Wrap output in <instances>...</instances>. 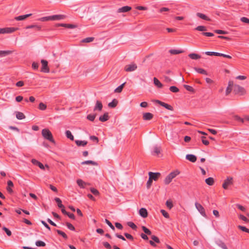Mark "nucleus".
I'll return each instance as SVG.
<instances>
[{
	"label": "nucleus",
	"instance_id": "nucleus-1",
	"mask_svg": "<svg viewBox=\"0 0 249 249\" xmlns=\"http://www.w3.org/2000/svg\"><path fill=\"white\" fill-rule=\"evenodd\" d=\"M42 135L45 139H46L50 142L55 143V141L53 138V135L49 129L47 128H44L42 130Z\"/></svg>",
	"mask_w": 249,
	"mask_h": 249
},
{
	"label": "nucleus",
	"instance_id": "nucleus-2",
	"mask_svg": "<svg viewBox=\"0 0 249 249\" xmlns=\"http://www.w3.org/2000/svg\"><path fill=\"white\" fill-rule=\"evenodd\" d=\"M233 90L235 94H240L242 95L246 93L245 89L238 85H235L233 86Z\"/></svg>",
	"mask_w": 249,
	"mask_h": 249
},
{
	"label": "nucleus",
	"instance_id": "nucleus-3",
	"mask_svg": "<svg viewBox=\"0 0 249 249\" xmlns=\"http://www.w3.org/2000/svg\"><path fill=\"white\" fill-rule=\"evenodd\" d=\"M18 30V28L15 27H6L0 28V34L12 33Z\"/></svg>",
	"mask_w": 249,
	"mask_h": 249
},
{
	"label": "nucleus",
	"instance_id": "nucleus-4",
	"mask_svg": "<svg viewBox=\"0 0 249 249\" xmlns=\"http://www.w3.org/2000/svg\"><path fill=\"white\" fill-rule=\"evenodd\" d=\"M195 206L196 209L198 210V211L204 217H207V215L205 213V210L204 207L200 204L196 202Z\"/></svg>",
	"mask_w": 249,
	"mask_h": 249
},
{
	"label": "nucleus",
	"instance_id": "nucleus-5",
	"mask_svg": "<svg viewBox=\"0 0 249 249\" xmlns=\"http://www.w3.org/2000/svg\"><path fill=\"white\" fill-rule=\"evenodd\" d=\"M233 183V178L231 177H228L224 180L222 187L224 189H227L229 186Z\"/></svg>",
	"mask_w": 249,
	"mask_h": 249
},
{
	"label": "nucleus",
	"instance_id": "nucleus-6",
	"mask_svg": "<svg viewBox=\"0 0 249 249\" xmlns=\"http://www.w3.org/2000/svg\"><path fill=\"white\" fill-rule=\"evenodd\" d=\"M137 66L136 65V64L133 63L126 65L124 68V70L125 71L131 72L134 71L137 69Z\"/></svg>",
	"mask_w": 249,
	"mask_h": 249
},
{
	"label": "nucleus",
	"instance_id": "nucleus-7",
	"mask_svg": "<svg viewBox=\"0 0 249 249\" xmlns=\"http://www.w3.org/2000/svg\"><path fill=\"white\" fill-rule=\"evenodd\" d=\"M42 64L41 71L44 72H49L50 71L49 68L48 66V62L45 60H41Z\"/></svg>",
	"mask_w": 249,
	"mask_h": 249
},
{
	"label": "nucleus",
	"instance_id": "nucleus-8",
	"mask_svg": "<svg viewBox=\"0 0 249 249\" xmlns=\"http://www.w3.org/2000/svg\"><path fill=\"white\" fill-rule=\"evenodd\" d=\"M149 178L153 180L156 181L158 180L160 176V173L157 172V173H153L150 172L148 173Z\"/></svg>",
	"mask_w": 249,
	"mask_h": 249
},
{
	"label": "nucleus",
	"instance_id": "nucleus-9",
	"mask_svg": "<svg viewBox=\"0 0 249 249\" xmlns=\"http://www.w3.org/2000/svg\"><path fill=\"white\" fill-rule=\"evenodd\" d=\"M156 102L159 104H160V106H161L162 107H164L165 108H166V109L169 110H173V107L170 105H168L165 103H164L163 102H161L160 101H159V100H157Z\"/></svg>",
	"mask_w": 249,
	"mask_h": 249
},
{
	"label": "nucleus",
	"instance_id": "nucleus-10",
	"mask_svg": "<svg viewBox=\"0 0 249 249\" xmlns=\"http://www.w3.org/2000/svg\"><path fill=\"white\" fill-rule=\"evenodd\" d=\"M66 18V16L64 15H56L51 16V20H61Z\"/></svg>",
	"mask_w": 249,
	"mask_h": 249
},
{
	"label": "nucleus",
	"instance_id": "nucleus-11",
	"mask_svg": "<svg viewBox=\"0 0 249 249\" xmlns=\"http://www.w3.org/2000/svg\"><path fill=\"white\" fill-rule=\"evenodd\" d=\"M103 108V105L101 101L97 100L96 102V105L94 107V110H98L101 111Z\"/></svg>",
	"mask_w": 249,
	"mask_h": 249
},
{
	"label": "nucleus",
	"instance_id": "nucleus-12",
	"mask_svg": "<svg viewBox=\"0 0 249 249\" xmlns=\"http://www.w3.org/2000/svg\"><path fill=\"white\" fill-rule=\"evenodd\" d=\"M31 162L33 164L38 166L41 169H45V166L43 165V164L36 160L32 159L31 160Z\"/></svg>",
	"mask_w": 249,
	"mask_h": 249
},
{
	"label": "nucleus",
	"instance_id": "nucleus-13",
	"mask_svg": "<svg viewBox=\"0 0 249 249\" xmlns=\"http://www.w3.org/2000/svg\"><path fill=\"white\" fill-rule=\"evenodd\" d=\"M153 118V115L149 112H146L143 114L142 118L145 121L150 120Z\"/></svg>",
	"mask_w": 249,
	"mask_h": 249
},
{
	"label": "nucleus",
	"instance_id": "nucleus-14",
	"mask_svg": "<svg viewBox=\"0 0 249 249\" xmlns=\"http://www.w3.org/2000/svg\"><path fill=\"white\" fill-rule=\"evenodd\" d=\"M140 215L143 218H146L148 216L147 211L145 208H141L139 210Z\"/></svg>",
	"mask_w": 249,
	"mask_h": 249
},
{
	"label": "nucleus",
	"instance_id": "nucleus-15",
	"mask_svg": "<svg viewBox=\"0 0 249 249\" xmlns=\"http://www.w3.org/2000/svg\"><path fill=\"white\" fill-rule=\"evenodd\" d=\"M131 7L128 6H123L118 10L119 13L127 12L131 10Z\"/></svg>",
	"mask_w": 249,
	"mask_h": 249
},
{
	"label": "nucleus",
	"instance_id": "nucleus-16",
	"mask_svg": "<svg viewBox=\"0 0 249 249\" xmlns=\"http://www.w3.org/2000/svg\"><path fill=\"white\" fill-rule=\"evenodd\" d=\"M186 159L192 162H195L196 160V156L192 154H188L186 156Z\"/></svg>",
	"mask_w": 249,
	"mask_h": 249
},
{
	"label": "nucleus",
	"instance_id": "nucleus-17",
	"mask_svg": "<svg viewBox=\"0 0 249 249\" xmlns=\"http://www.w3.org/2000/svg\"><path fill=\"white\" fill-rule=\"evenodd\" d=\"M109 119V116L108 113L106 112L103 115L100 116L99 120L101 122H104Z\"/></svg>",
	"mask_w": 249,
	"mask_h": 249
},
{
	"label": "nucleus",
	"instance_id": "nucleus-18",
	"mask_svg": "<svg viewBox=\"0 0 249 249\" xmlns=\"http://www.w3.org/2000/svg\"><path fill=\"white\" fill-rule=\"evenodd\" d=\"M25 28L26 29L34 28L36 31H40L41 29V26L37 25H30L27 26L25 27Z\"/></svg>",
	"mask_w": 249,
	"mask_h": 249
},
{
	"label": "nucleus",
	"instance_id": "nucleus-19",
	"mask_svg": "<svg viewBox=\"0 0 249 249\" xmlns=\"http://www.w3.org/2000/svg\"><path fill=\"white\" fill-rule=\"evenodd\" d=\"M188 56L192 59L197 60L201 58V56L198 54L195 53H191L189 54Z\"/></svg>",
	"mask_w": 249,
	"mask_h": 249
},
{
	"label": "nucleus",
	"instance_id": "nucleus-20",
	"mask_svg": "<svg viewBox=\"0 0 249 249\" xmlns=\"http://www.w3.org/2000/svg\"><path fill=\"white\" fill-rule=\"evenodd\" d=\"M32 15V14H29L25 15H21L18 17H17L15 18V19L16 20L19 21V20H23L26 18L28 17H29Z\"/></svg>",
	"mask_w": 249,
	"mask_h": 249
},
{
	"label": "nucleus",
	"instance_id": "nucleus-21",
	"mask_svg": "<svg viewBox=\"0 0 249 249\" xmlns=\"http://www.w3.org/2000/svg\"><path fill=\"white\" fill-rule=\"evenodd\" d=\"M13 51L10 50L0 51V57H4L12 53Z\"/></svg>",
	"mask_w": 249,
	"mask_h": 249
},
{
	"label": "nucleus",
	"instance_id": "nucleus-22",
	"mask_svg": "<svg viewBox=\"0 0 249 249\" xmlns=\"http://www.w3.org/2000/svg\"><path fill=\"white\" fill-rule=\"evenodd\" d=\"M196 16L204 19V20H207V21H210L211 19L210 18H209L207 16H206L205 15L203 14H202V13H196Z\"/></svg>",
	"mask_w": 249,
	"mask_h": 249
},
{
	"label": "nucleus",
	"instance_id": "nucleus-23",
	"mask_svg": "<svg viewBox=\"0 0 249 249\" xmlns=\"http://www.w3.org/2000/svg\"><path fill=\"white\" fill-rule=\"evenodd\" d=\"M75 142L76 145L78 146H85L88 143L87 141H86L76 140L75 141Z\"/></svg>",
	"mask_w": 249,
	"mask_h": 249
},
{
	"label": "nucleus",
	"instance_id": "nucleus-24",
	"mask_svg": "<svg viewBox=\"0 0 249 249\" xmlns=\"http://www.w3.org/2000/svg\"><path fill=\"white\" fill-rule=\"evenodd\" d=\"M118 103V101L116 99H114L111 102L108 104V106L109 107L114 108L117 106Z\"/></svg>",
	"mask_w": 249,
	"mask_h": 249
},
{
	"label": "nucleus",
	"instance_id": "nucleus-25",
	"mask_svg": "<svg viewBox=\"0 0 249 249\" xmlns=\"http://www.w3.org/2000/svg\"><path fill=\"white\" fill-rule=\"evenodd\" d=\"M16 118L18 120H22L25 118L24 114L21 112L17 111L16 112Z\"/></svg>",
	"mask_w": 249,
	"mask_h": 249
},
{
	"label": "nucleus",
	"instance_id": "nucleus-26",
	"mask_svg": "<svg viewBox=\"0 0 249 249\" xmlns=\"http://www.w3.org/2000/svg\"><path fill=\"white\" fill-rule=\"evenodd\" d=\"M195 70L199 73L206 75H208L207 71L202 68H195Z\"/></svg>",
	"mask_w": 249,
	"mask_h": 249
},
{
	"label": "nucleus",
	"instance_id": "nucleus-27",
	"mask_svg": "<svg viewBox=\"0 0 249 249\" xmlns=\"http://www.w3.org/2000/svg\"><path fill=\"white\" fill-rule=\"evenodd\" d=\"M154 84L159 88H161L162 87L163 85L161 83V82L156 77H154L153 79Z\"/></svg>",
	"mask_w": 249,
	"mask_h": 249
},
{
	"label": "nucleus",
	"instance_id": "nucleus-28",
	"mask_svg": "<svg viewBox=\"0 0 249 249\" xmlns=\"http://www.w3.org/2000/svg\"><path fill=\"white\" fill-rule=\"evenodd\" d=\"M77 183L78 186L82 188H84L85 187V185H86V183L81 179H78L77 180Z\"/></svg>",
	"mask_w": 249,
	"mask_h": 249
},
{
	"label": "nucleus",
	"instance_id": "nucleus-29",
	"mask_svg": "<svg viewBox=\"0 0 249 249\" xmlns=\"http://www.w3.org/2000/svg\"><path fill=\"white\" fill-rule=\"evenodd\" d=\"M169 52L172 54H178L183 53L184 51L183 50L172 49L169 51Z\"/></svg>",
	"mask_w": 249,
	"mask_h": 249
},
{
	"label": "nucleus",
	"instance_id": "nucleus-30",
	"mask_svg": "<svg viewBox=\"0 0 249 249\" xmlns=\"http://www.w3.org/2000/svg\"><path fill=\"white\" fill-rule=\"evenodd\" d=\"M205 182L209 185H213L214 183V179L213 178L210 177L205 179Z\"/></svg>",
	"mask_w": 249,
	"mask_h": 249
},
{
	"label": "nucleus",
	"instance_id": "nucleus-31",
	"mask_svg": "<svg viewBox=\"0 0 249 249\" xmlns=\"http://www.w3.org/2000/svg\"><path fill=\"white\" fill-rule=\"evenodd\" d=\"M54 200L57 204V206L59 208H64V205L62 204V201L58 197H55Z\"/></svg>",
	"mask_w": 249,
	"mask_h": 249
},
{
	"label": "nucleus",
	"instance_id": "nucleus-32",
	"mask_svg": "<svg viewBox=\"0 0 249 249\" xmlns=\"http://www.w3.org/2000/svg\"><path fill=\"white\" fill-rule=\"evenodd\" d=\"M173 178L169 174L164 179V182L166 185L169 184L172 180Z\"/></svg>",
	"mask_w": 249,
	"mask_h": 249
},
{
	"label": "nucleus",
	"instance_id": "nucleus-33",
	"mask_svg": "<svg viewBox=\"0 0 249 249\" xmlns=\"http://www.w3.org/2000/svg\"><path fill=\"white\" fill-rule=\"evenodd\" d=\"M232 86V83L231 82H229L228 87L226 89V94L228 95L231 91L232 89L231 87Z\"/></svg>",
	"mask_w": 249,
	"mask_h": 249
},
{
	"label": "nucleus",
	"instance_id": "nucleus-34",
	"mask_svg": "<svg viewBox=\"0 0 249 249\" xmlns=\"http://www.w3.org/2000/svg\"><path fill=\"white\" fill-rule=\"evenodd\" d=\"M66 135L67 137L70 139L71 140L73 141L74 139L73 136L72 135L71 132L70 130H66Z\"/></svg>",
	"mask_w": 249,
	"mask_h": 249
},
{
	"label": "nucleus",
	"instance_id": "nucleus-35",
	"mask_svg": "<svg viewBox=\"0 0 249 249\" xmlns=\"http://www.w3.org/2000/svg\"><path fill=\"white\" fill-rule=\"evenodd\" d=\"M125 85V83H124L120 86H119L118 87H117L114 90L115 92L117 93H120L122 92L123 89Z\"/></svg>",
	"mask_w": 249,
	"mask_h": 249
},
{
	"label": "nucleus",
	"instance_id": "nucleus-36",
	"mask_svg": "<svg viewBox=\"0 0 249 249\" xmlns=\"http://www.w3.org/2000/svg\"><path fill=\"white\" fill-rule=\"evenodd\" d=\"M55 231L57 232V233L60 235H61L64 238H65V239H68V236L67 235H66V234L63 231H60V230H56Z\"/></svg>",
	"mask_w": 249,
	"mask_h": 249
},
{
	"label": "nucleus",
	"instance_id": "nucleus-37",
	"mask_svg": "<svg viewBox=\"0 0 249 249\" xmlns=\"http://www.w3.org/2000/svg\"><path fill=\"white\" fill-rule=\"evenodd\" d=\"M82 164H92L93 165H97V163L94 161H92V160H86V161H83L82 163H81Z\"/></svg>",
	"mask_w": 249,
	"mask_h": 249
},
{
	"label": "nucleus",
	"instance_id": "nucleus-38",
	"mask_svg": "<svg viewBox=\"0 0 249 249\" xmlns=\"http://www.w3.org/2000/svg\"><path fill=\"white\" fill-rule=\"evenodd\" d=\"M180 173L179 171L178 170H175L172 172H171L169 175L170 176L173 178H174L177 175H178Z\"/></svg>",
	"mask_w": 249,
	"mask_h": 249
},
{
	"label": "nucleus",
	"instance_id": "nucleus-39",
	"mask_svg": "<svg viewBox=\"0 0 249 249\" xmlns=\"http://www.w3.org/2000/svg\"><path fill=\"white\" fill-rule=\"evenodd\" d=\"M205 53L206 55H210V56L214 55V56H219V53L214 52H205Z\"/></svg>",
	"mask_w": 249,
	"mask_h": 249
},
{
	"label": "nucleus",
	"instance_id": "nucleus-40",
	"mask_svg": "<svg viewBox=\"0 0 249 249\" xmlns=\"http://www.w3.org/2000/svg\"><path fill=\"white\" fill-rule=\"evenodd\" d=\"M94 39V38L93 37H89L83 39L82 42L85 43H89L93 41Z\"/></svg>",
	"mask_w": 249,
	"mask_h": 249
},
{
	"label": "nucleus",
	"instance_id": "nucleus-41",
	"mask_svg": "<svg viewBox=\"0 0 249 249\" xmlns=\"http://www.w3.org/2000/svg\"><path fill=\"white\" fill-rule=\"evenodd\" d=\"M142 229L143 231L144 232V233L147 235H151L152 232L151 231L146 227L143 226H142Z\"/></svg>",
	"mask_w": 249,
	"mask_h": 249
},
{
	"label": "nucleus",
	"instance_id": "nucleus-42",
	"mask_svg": "<svg viewBox=\"0 0 249 249\" xmlns=\"http://www.w3.org/2000/svg\"><path fill=\"white\" fill-rule=\"evenodd\" d=\"M170 90L174 93H176L179 91V89L176 86H171L169 88Z\"/></svg>",
	"mask_w": 249,
	"mask_h": 249
},
{
	"label": "nucleus",
	"instance_id": "nucleus-43",
	"mask_svg": "<svg viewBox=\"0 0 249 249\" xmlns=\"http://www.w3.org/2000/svg\"><path fill=\"white\" fill-rule=\"evenodd\" d=\"M127 225L131 228L133 230H136L137 229V226L132 222H128Z\"/></svg>",
	"mask_w": 249,
	"mask_h": 249
},
{
	"label": "nucleus",
	"instance_id": "nucleus-44",
	"mask_svg": "<svg viewBox=\"0 0 249 249\" xmlns=\"http://www.w3.org/2000/svg\"><path fill=\"white\" fill-rule=\"evenodd\" d=\"M184 88L188 91L194 92L195 91L194 89L193 88L190 86L184 85Z\"/></svg>",
	"mask_w": 249,
	"mask_h": 249
},
{
	"label": "nucleus",
	"instance_id": "nucleus-45",
	"mask_svg": "<svg viewBox=\"0 0 249 249\" xmlns=\"http://www.w3.org/2000/svg\"><path fill=\"white\" fill-rule=\"evenodd\" d=\"M195 30L199 31H205L207 30V28L204 26H198L195 28Z\"/></svg>",
	"mask_w": 249,
	"mask_h": 249
},
{
	"label": "nucleus",
	"instance_id": "nucleus-46",
	"mask_svg": "<svg viewBox=\"0 0 249 249\" xmlns=\"http://www.w3.org/2000/svg\"><path fill=\"white\" fill-rule=\"evenodd\" d=\"M96 114H89L87 116V118L90 121H93L96 117Z\"/></svg>",
	"mask_w": 249,
	"mask_h": 249
},
{
	"label": "nucleus",
	"instance_id": "nucleus-47",
	"mask_svg": "<svg viewBox=\"0 0 249 249\" xmlns=\"http://www.w3.org/2000/svg\"><path fill=\"white\" fill-rule=\"evenodd\" d=\"M38 108L40 110H44L47 108V106L43 103H40L39 104Z\"/></svg>",
	"mask_w": 249,
	"mask_h": 249
},
{
	"label": "nucleus",
	"instance_id": "nucleus-48",
	"mask_svg": "<svg viewBox=\"0 0 249 249\" xmlns=\"http://www.w3.org/2000/svg\"><path fill=\"white\" fill-rule=\"evenodd\" d=\"M36 245L38 247H44L46 246V244L42 241H37L36 242Z\"/></svg>",
	"mask_w": 249,
	"mask_h": 249
},
{
	"label": "nucleus",
	"instance_id": "nucleus-49",
	"mask_svg": "<svg viewBox=\"0 0 249 249\" xmlns=\"http://www.w3.org/2000/svg\"><path fill=\"white\" fill-rule=\"evenodd\" d=\"M161 151V148L160 147L155 146L154 148V153L156 155H159Z\"/></svg>",
	"mask_w": 249,
	"mask_h": 249
},
{
	"label": "nucleus",
	"instance_id": "nucleus-50",
	"mask_svg": "<svg viewBox=\"0 0 249 249\" xmlns=\"http://www.w3.org/2000/svg\"><path fill=\"white\" fill-rule=\"evenodd\" d=\"M238 229H239L240 230H242L243 231H245L247 233H249V229H247L246 227H245L244 226L239 225L238 226Z\"/></svg>",
	"mask_w": 249,
	"mask_h": 249
},
{
	"label": "nucleus",
	"instance_id": "nucleus-51",
	"mask_svg": "<svg viewBox=\"0 0 249 249\" xmlns=\"http://www.w3.org/2000/svg\"><path fill=\"white\" fill-rule=\"evenodd\" d=\"M66 226H67L68 228L70 229L71 231H75V228L70 223L66 222Z\"/></svg>",
	"mask_w": 249,
	"mask_h": 249
},
{
	"label": "nucleus",
	"instance_id": "nucleus-52",
	"mask_svg": "<svg viewBox=\"0 0 249 249\" xmlns=\"http://www.w3.org/2000/svg\"><path fill=\"white\" fill-rule=\"evenodd\" d=\"M105 222L108 225V226L113 231L115 230V228L112 223L107 219H105Z\"/></svg>",
	"mask_w": 249,
	"mask_h": 249
},
{
	"label": "nucleus",
	"instance_id": "nucleus-53",
	"mask_svg": "<svg viewBox=\"0 0 249 249\" xmlns=\"http://www.w3.org/2000/svg\"><path fill=\"white\" fill-rule=\"evenodd\" d=\"M202 143L205 145H208L209 144V142L206 140L205 136H202L201 137Z\"/></svg>",
	"mask_w": 249,
	"mask_h": 249
},
{
	"label": "nucleus",
	"instance_id": "nucleus-54",
	"mask_svg": "<svg viewBox=\"0 0 249 249\" xmlns=\"http://www.w3.org/2000/svg\"><path fill=\"white\" fill-rule=\"evenodd\" d=\"M160 212L164 217H165L166 218H169V214L166 211H165L164 210H161Z\"/></svg>",
	"mask_w": 249,
	"mask_h": 249
},
{
	"label": "nucleus",
	"instance_id": "nucleus-55",
	"mask_svg": "<svg viewBox=\"0 0 249 249\" xmlns=\"http://www.w3.org/2000/svg\"><path fill=\"white\" fill-rule=\"evenodd\" d=\"M2 230L5 231L8 236H10L12 235L11 231L5 227H3Z\"/></svg>",
	"mask_w": 249,
	"mask_h": 249
},
{
	"label": "nucleus",
	"instance_id": "nucleus-56",
	"mask_svg": "<svg viewBox=\"0 0 249 249\" xmlns=\"http://www.w3.org/2000/svg\"><path fill=\"white\" fill-rule=\"evenodd\" d=\"M214 32L218 34H227L228 32L225 31L221 30H214Z\"/></svg>",
	"mask_w": 249,
	"mask_h": 249
},
{
	"label": "nucleus",
	"instance_id": "nucleus-57",
	"mask_svg": "<svg viewBox=\"0 0 249 249\" xmlns=\"http://www.w3.org/2000/svg\"><path fill=\"white\" fill-rule=\"evenodd\" d=\"M124 235L125 236V237L126 238H127L128 239H129V240H130L131 241H133L134 237L131 234H129L128 233H124Z\"/></svg>",
	"mask_w": 249,
	"mask_h": 249
},
{
	"label": "nucleus",
	"instance_id": "nucleus-58",
	"mask_svg": "<svg viewBox=\"0 0 249 249\" xmlns=\"http://www.w3.org/2000/svg\"><path fill=\"white\" fill-rule=\"evenodd\" d=\"M234 118L235 120L241 122V123H243L244 122V118H241L240 117H239L238 115H235L234 116Z\"/></svg>",
	"mask_w": 249,
	"mask_h": 249
},
{
	"label": "nucleus",
	"instance_id": "nucleus-59",
	"mask_svg": "<svg viewBox=\"0 0 249 249\" xmlns=\"http://www.w3.org/2000/svg\"><path fill=\"white\" fill-rule=\"evenodd\" d=\"M90 191L93 195L95 196H97L99 194V191L94 188H90Z\"/></svg>",
	"mask_w": 249,
	"mask_h": 249
},
{
	"label": "nucleus",
	"instance_id": "nucleus-60",
	"mask_svg": "<svg viewBox=\"0 0 249 249\" xmlns=\"http://www.w3.org/2000/svg\"><path fill=\"white\" fill-rule=\"evenodd\" d=\"M239 218L240 219L242 220L243 221L248 223L249 222V220L244 215L240 214L239 216Z\"/></svg>",
	"mask_w": 249,
	"mask_h": 249
},
{
	"label": "nucleus",
	"instance_id": "nucleus-61",
	"mask_svg": "<svg viewBox=\"0 0 249 249\" xmlns=\"http://www.w3.org/2000/svg\"><path fill=\"white\" fill-rule=\"evenodd\" d=\"M166 206L169 209H171L173 207L172 202L171 201L167 200L166 202Z\"/></svg>",
	"mask_w": 249,
	"mask_h": 249
},
{
	"label": "nucleus",
	"instance_id": "nucleus-62",
	"mask_svg": "<svg viewBox=\"0 0 249 249\" xmlns=\"http://www.w3.org/2000/svg\"><path fill=\"white\" fill-rule=\"evenodd\" d=\"M202 35L206 36H214L213 33L210 32H203Z\"/></svg>",
	"mask_w": 249,
	"mask_h": 249
},
{
	"label": "nucleus",
	"instance_id": "nucleus-63",
	"mask_svg": "<svg viewBox=\"0 0 249 249\" xmlns=\"http://www.w3.org/2000/svg\"><path fill=\"white\" fill-rule=\"evenodd\" d=\"M151 238L153 241H154L157 243H159L160 242L159 238L155 235H152L151 236Z\"/></svg>",
	"mask_w": 249,
	"mask_h": 249
},
{
	"label": "nucleus",
	"instance_id": "nucleus-64",
	"mask_svg": "<svg viewBox=\"0 0 249 249\" xmlns=\"http://www.w3.org/2000/svg\"><path fill=\"white\" fill-rule=\"evenodd\" d=\"M240 20L243 22L249 23V19L246 17H242L241 18Z\"/></svg>",
	"mask_w": 249,
	"mask_h": 249
}]
</instances>
